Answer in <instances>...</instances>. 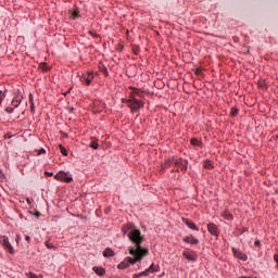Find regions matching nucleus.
<instances>
[{
    "label": "nucleus",
    "mask_w": 278,
    "mask_h": 278,
    "mask_svg": "<svg viewBox=\"0 0 278 278\" xmlns=\"http://www.w3.org/2000/svg\"><path fill=\"white\" fill-rule=\"evenodd\" d=\"M132 255L131 256H127L123 262H121L118 265H117V268L119 270H125V268H129V265L130 264H138V262H142V260L144 258L143 256H140L138 254H130Z\"/></svg>",
    "instance_id": "f03ea898"
},
{
    "label": "nucleus",
    "mask_w": 278,
    "mask_h": 278,
    "mask_svg": "<svg viewBox=\"0 0 278 278\" xmlns=\"http://www.w3.org/2000/svg\"><path fill=\"white\" fill-rule=\"evenodd\" d=\"M25 240H26V242H30L31 238H29V236L26 235Z\"/></svg>",
    "instance_id": "f704fd0d"
},
{
    "label": "nucleus",
    "mask_w": 278,
    "mask_h": 278,
    "mask_svg": "<svg viewBox=\"0 0 278 278\" xmlns=\"http://www.w3.org/2000/svg\"><path fill=\"white\" fill-rule=\"evenodd\" d=\"M20 103H23V94H21V91H17L11 102V105L14 110H16Z\"/></svg>",
    "instance_id": "0eeeda50"
},
{
    "label": "nucleus",
    "mask_w": 278,
    "mask_h": 278,
    "mask_svg": "<svg viewBox=\"0 0 278 278\" xmlns=\"http://www.w3.org/2000/svg\"><path fill=\"white\" fill-rule=\"evenodd\" d=\"M148 273H157L160 270V266H156L154 264L150 265V267L147 269Z\"/></svg>",
    "instance_id": "f3484780"
},
{
    "label": "nucleus",
    "mask_w": 278,
    "mask_h": 278,
    "mask_svg": "<svg viewBox=\"0 0 278 278\" xmlns=\"http://www.w3.org/2000/svg\"><path fill=\"white\" fill-rule=\"evenodd\" d=\"M126 103L128 104V108H130L131 112H138L141 108H144V102L136 99L134 94L129 96V99L126 100Z\"/></svg>",
    "instance_id": "20e7f679"
},
{
    "label": "nucleus",
    "mask_w": 278,
    "mask_h": 278,
    "mask_svg": "<svg viewBox=\"0 0 278 278\" xmlns=\"http://www.w3.org/2000/svg\"><path fill=\"white\" fill-rule=\"evenodd\" d=\"M182 240L187 244H193V245L199 244V239L194 238L193 236L185 237Z\"/></svg>",
    "instance_id": "f8f14e48"
},
{
    "label": "nucleus",
    "mask_w": 278,
    "mask_h": 278,
    "mask_svg": "<svg viewBox=\"0 0 278 278\" xmlns=\"http://www.w3.org/2000/svg\"><path fill=\"white\" fill-rule=\"evenodd\" d=\"M230 115L233 117V116H238V109L236 108H232L231 109V112H230Z\"/></svg>",
    "instance_id": "5701e85b"
},
{
    "label": "nucleus",
    "mask_w": 278,
    "mask_h": 278,
    "mask_svg": "<svg viewBox=\"0 0 278 278\" xmlns=\"http://www.w3.org/2000/svg\"><path fill=\"white\" fill-rule=\"evenodd\" d=\"M46 247H47V249H55V247L52 243H50L49 241L46 242Z\"/></svg>",
    "instance_id": "a878e982"
},
{
    "label": "nucleus",
    "mask_w": 278,
    "mask_h": 278,
    "mask_svg": "<svg viewBox=\"0 0 278 278\" xmlns=\"http://www.w3.org/2000/svg\"><path fill=\"white\" fill-rule=\"evenodd\" d=\"M103 75H105V77H108V75H110V73L108 72V67H103L102 70Z\"/></svg>",
    "instance_id": "bb28decb"
},
{
    "label": "nucleus",
    "mask_w": 278,
    "mask_h": 278,
    "mask_svg": "<svg viewBox=\"0 0 278 278\" xmlns=\"http://www.w3.org/2000/svg\"><path fill=\"white\" fill-rule=\"evenodd\" d=\"M182 255L189 262H195L197 261V253H194V252L184 251Z\"/></svg>",
    "instance_id": "9d476101"
},
{
    "label": "nucleus",
    "mask_w": 278,
    "mask_h": 278,
    "mask_svg": "<svg viewBox=\"0 0 278 278\" xmlns=\"http://www.w3.org/2000/svg\"><path fill=\"white\" fill-rule=\"evenodd\" d=\"M42 153H47V151L45 149L39 150V155Z\"/></svg>",
    "instance_id": "c9c22d12"
},
{
    "label": "nucleus",
    "mask_w": 278,
    "mask_h": 278,
    "mask_svg": "<svg viewBox=\"0 0 278 278\" xmlns=\"http://www.w3.org/2000/svg\"><path fill=\"white\" fill-rule=\"evenodd\" d=\"M182 223L189 227V229H192L193 231H199V227L194 225L193 222H190V219L182 218Z\"/></svg>",
    "instance_id": "ddd939ff"
},
{
    "label": "nucleus",
    "mask_w": 278,
    "mask_h": 278,
    "mask_svg": "<svg viewBox=\"0 0 278 278\" xmlns=\"http://www.w3.org/2000/svg\"><path fill=\"white\" fill-rule=\"evenodd\" d=\"M12 138V134L8 132L4 135V140H10Z\"/></svg>",
    "instance_id": "c85d7f7f"
},
{
    "label": "nucleus",
    "mask_w": 278,
    "mask_h": 278,
    "mask_svg": "<svg viewBox=\"0 0 278 278\" xmlns=\"http://www.w3.org/2000/svg\"><path fill=\"white\" fill-rule=\"evenodd\" d=\"M89 147L91 149H99V143L97 142V139H91Z\"/></svg>",
    "instance_id": "a211bd4d"
},
{
    "label": "nucleus",
    "mask_w": 278,
    "mask_h": 278,
    "mask_svg": "<svg viewBox=\"0 0 278 278\" xmlns=\"http://www.w3.org/2000/svg\"><path fill=\"white\" fill-rule=\"evenodd\" d=\"M197 75H201V70L195 71Z\"/></svg>",
    "instance_id": "4c0bfd02"
},
{
    "label": "nucleus",
    "mask_w": 278,
    "mask_h": 278,
    "mask_svg": "<svg viewBox=\"0 0 278 278\" xmlns=\"http://www.w3.org/2000/svg\"><path fill=\"white\" fill-rule=\"evenodd\" d=\"M232 253L235 257L238 260H242V262H247L249 260V256L247 254L242 253V251L236 250V248H232Z\"/></svg>",
    "instance_id": "1a4fd4ad"
},
{
    "label": "nucleus",
    "mask_w": 278,
    "mask_h": 278,
    "mask_svg": "<svg viewBox=\"0 0 278 278\" xmlns=\"http://www.w3.org/2000/svg\"><path fill=\"white\" fill-rule=\"evenodd\" d=\"M71 16L74 21H75V18H79V11H77V10L72 11Z\"/></svg>",
    "instance_id": "6ab92c4d"
},
{
    "label": "nucleus",
    "mask_w": 278,
    "mask_h": 278,
    "mask_svg": "<svg viewBox=\"0 0 278 278\" xmlns=\"http://www.w3.org/2000/svg\"><path fill=\"white\" fill-rule=\"evenodd\" d=\"M176 173H179V168L176 169Z\"/></svg>",
    "instance_id": "37998d69"
},
{
    "label": "nucleus",
    "mask_w": 278,
    "mask_h": 278,
    "mask_svg": "<svg viewBox=\"0 0 278 278\" xmlns=\"http://www.w3.org/2000/svg\"><path fill=\"white\" fill-rule=\"evenodd\" d=\"M207 231L211 232L212 236H218V227L214 223L207 225Z\"/></svg>",
    "instance_id": "9b49d317"
},
{
    "label": "nucleus",
    "mask_w": 278,
    "mask_h": 278,
    "mask_svg": "<svg viewBox=\"0 0 278 278\" xmlns=\"http://www.w3.org/2000/svg\"><path fill=\"white\" fill-rule=\"evenodd\" d=\"M93 271L96 275H99V277H103V275H105V268L103 267H93Z\"/></svg>",
    "instance_id": "4468645a"
},
{
    "label": "nucleus",
    "mask_w": 278,
    "mask_h": 278,
    "mask_svg": "<svg viewBox=\"0 0 278 278\" xmlns=\"http://www.w3.org/2000/svg\"><path fill=\"white\" fill-rule=\"evenodd\" d=\"M5 112H7V114H12V112H14V108L8 106V108L5 109Z\"/></svg>",
    "instance_id": "393cba45"
},
{
    "label": "nucleus",
    "mask_w": 278,
    "mask_h": 278,
    "mask_svg": "<svg viewBox=\"0 0 278 278\" xmlns=\"http://www.w3.org/2000/svg\"><path fill=\"white\" fill-rule=\"evenodd\" d=\"M27 275V277H29V278H38V275H36V274H34V273H28V274H26Z\"/></svg>",
    "instance_id": "cd10ccee"
},
{
    "label": "nucleus",
    "mask_w": 278,
    "mask_h": 278,
    "mask_svg": "<svg viewBox=\"0 0 278 278\" xmlns=\"http://www.w3.org/2000/svg\"><path fill=\"white\" fill-rule=\"evenodd\" d=\"M0 244L5 249V251H8V253L11 255L14 254V248L12 247V243H10V239H8V237H0Z\"/></svg>",
    "instance_id": "423d86ee"
},
{
    "label": "nucleus",
    "mask_w": 278,
    "mask_h": 278,
    "mask_svg": "<svg viewBox=\"0 0 278 278\" xmlns=\"http://www.w3.org/2000/svg\"><path fill=\"white\" fill-rule=\"evenodd\" d=\"M39 68H41V71H49V66L47 65V63H40Z\"/></svg>",
    "instance_id": "4be33fe9"
},
{
    "label": "nucleus",
    "mask_w": 278,
    "mask_h": 278,
    "mask_svg": "<svg viewBox=\"0 0 278 278\" xmlns=\"http://www.w3.org/2000/svg\"><path fill=\"white\" fill-rule=\"evenodd\" d=\"M142 277H147L149 275V270L146 269L144 271L141 273Z\"/></svg>",
    "instance_id": "c756f323"
},
{
    "label": "nucleus",
    "mask_w": 278,
    "mask_h": 278,
    "mask_svg": "<svg viewBox=\"0 0 278 278\" xmlns=\"http://www.w3.org/2000/svg\"><path fill=\"white\" fill-rule=\"evenodd\" d=\"M190 142L193 147H201V144H202L201 140H199L197 138H191Z\"/></svg>",
    "instance_id": "dca6fc26"
},
{
    "label": "nucleus",
    "mask_w": 278,
    "mask_h": 278,
    "mask_svg": "<svg viewBox=\"0 0 278 278\" xmlns=\"http://www.w3.org/2000/svg\"><path fill=\"white\" fill-rule=\"evenodd\" d=\"M227 220H233V215H228Z\"/></svg>",
    "instance_id": "72a5a7b5"
},
{
    "label": "nucleus",
    "mask_w": 278,
    "mask_h": 278,
    "mask_svg": "<svg viewBox=\"0 0 278 278\" xmlns=\"http://www.w3.org/2000/svg\"><path fill=\"white\" fill-rule=\"evenodd\" d=\"M255 247H260V241L254 242Z\"/></svg>",
    "instance_id": "ea45409f"
},
{
    "label": "nucleus",
    "mask_w": 278,
    "mask_h": 278,
    "mask_svg": "<svg viewBox=\"0 0 278 278\" xmlns=\"http://www.w3.org/2000/svg\"><path fill=\"white\" fill-rule=\"evenodd\" d=\"M128 238L130 242L135 244V247H130L128 249L130 255H139L141 257H147V255H149V250L142 248L141 245L144 238L142 237L140 230L134 228L130 229V231L128 232Z\"/></svg>",
    "instance_id": "f257e3e1"
},
{
    "label": "nucleus",
    "mask_w": 278,
    "mask_h": 278,
    "mask_svg": "<svg viewBox=\"0 0 278 278\" xmlns=\"http://www.w3.org/2000/svg\"><path fill=\"white\" fill-rule=\"evenodd\" d=\"M103 256H104V257H114V252H113V250L110 249V248H106V249L104 250V252H103Z\"/></svg>",
    "instance_id": "2eb2a0df"
},
{
    "label": "nucleus",
    "mask_w": 278,
    "mask_h": 278,
    "mask_svg": "<svg viewBox=\"0 0 278 278\" xmlns=\"http://www.w3.org/2000/svg\"><path fill=\"white\" fill-rule=\"evenodd\" d=\"M124 233H127V229L123 228Z\"/></svg>",
    "instance_id": "79ce46f5"
},
{
    "label": "nucleus",
    "mask_w": 278,
    "mask_h": 278,
    "mask_svg": "<svg viewBox=\"0 0 278 278\" xmlns=\"http://www.w3.org/2000/svg\"><path fill=\"white\" fill-rule=\"evenodd\" d=\"M80 79H81V81L86 83V86H90V84H92V80L94 79V74H92V72L83 74Z\"/></svg>",
    "instance_id": "6e6552de"
},
{
    "label": "nucleus",
    "mask_w": 278,
    "mask_h": 278,
    "mask_svg": "<svg viewBox=\"0 0 278 278\" xmlns=\"http://www.w3.org/2000/svg\"><path fill=\"white\" fill-rule=\"evenodd\" d=\"M3 99H5V93L3 91H0V105L3 103Z\"/></svg>",
    "instance_id": "b1692460"
},
{
    "label": "nucleus",
    "mask_w": 278,
    "mask_h": 278,
    "mask_svg": "<svg viewBox=\"0 0 278 278\" xmlns=\"http://www.w3.org/2000/svg\"><path fill=\"white\" fill-rule=\"evenodd\" d=\"M45 175H48V177H53V172H45Z\"/></svg>",
    "instance_id": "7c9ffc66"
},
{
    "label": "nucleus",
    "mask_w": 278,
    "mask_h": 278,
    "mask_svg": "<svg viewBox=\"0 0 278 278\" xmlns=\"http://www.w3.org/2000/svg\"><path fill=\"white\" fill-rule=\"evenodd\" d=\"M140 277H142V274H141V273L134 275V278H140Z\"/></svg>",
    "instance_id": "2f4dec72"
},
{
    "label": "nucleus",
    "mask_w": 278,
    "mask_h": 278,
    "mask_svg": "<svg viewBox=\"0 0 278 278\" xmlns=\"http://www.w3.org/2000/svg\"><path fill=\"white\" fill-rule=\"evenodd\" d=\"M122 103H127V100H125V99H122Z\"/></svg>",
    "instance_id": "a19ab883"
},
{
    "label": "nucleus",
    "mask_w": 278,
    "mask_h": 278,
    "mask_svg": "<svg viewBox=\"0 0 278 278\" xmlns=\"http://www.w3.org/2000/svg\"><path fill=\"white\" fill-rule=\"evenodd\" d=\"M59 149H60L62 155H65V156L68 155V152L65 150V148L62 144L59 146Z\"/></svg>",
    "instance_id": "412c9836"
},
{
    "label": "nucleus",
    "mask_w": 278,
    "mask_h": 278,
    "mask_svg": "<svg viewBox=\"0 0 278 278\" xmlns=\"http://www.w3.org/2000/svg\"><path fill=\"white\" fill-rule=\"evenodd\" d=\"M176 166V168H180L181 173H186L188 170V160H182V159H173L168 160L165 163V166L168 168L170 166Z\"/></svg>",
    "instance_id": "7ed1b4c3"
},
{
    "label": "nucleus",
    "mask_w": 278,
    "mask_h": 278,
    "mask_svg": "<svg viewBox=\"0 0 278 278\" xmlns=\"http://www.w3.org/2000/svg\"><path fill=\"white\" fill-rule=\"evenodd\" d=\"M28 99H29V103H30V111L34 112V96L29 94Z\"/></svg>",
    "instance_id": "aec40b11"
},
{
    "label": "nucleus",
    "mask_w": 278,
    "mask_h": 278,
    "mask_svg": "<svg viewBox=\"0 0 278 278\" xmlns=\"http://www.w3.org/2000/svg\"><path fill=\"white\" fill-rule=\"evenodd\" d=\"M35 216H36L37 218H39L40 213H39V212L35 213Z\"/></svg>",
    "instance_id": "58836bf2"
},
{
    "label": "nucleus",
    "mask_w": 278,
    "mask_h": 278,
    "mask_svg": "<svg viewBox=\"0 0 278 278\" xmlns=\"http://www.w3.org/2000/svg\"><path fill=\"white\" fill-rule=\"evenodd\" d=\"M205 167H206V168H212V164H211V163H207V164L205 165Z\"/></svg>",
    "instance_id": "e433bc0d"
},
{
    "label": "nucleus",
    "mask_w": 278,
    "mask_h": 278,
    "mask_svg": "<svg viewBox=\"0 0 278 278\" xmlns=\"http://www.w3.org/2000/svg\"><path fill=\"white\" fill-rule=\"evenodd\" d=\"M54 179H56V181H64L65 184H72L73 175H71V173L68 172L61 170L54 176Z\"/></svg>",
    "instance_id": "39448f33"
},
{
    "label": "nucleus",
    "mask_w": 278,
    "mask_h": 278,
    "mask_svg": "<svg viewBox=\"0 0 278 278\" xmlns=\"http://www.w3.org/2000/svg\"><path fill=\"white\" fill-rule=\"evenodd\" d=\"M130 94H132V97H134V94L139 96L140 93L138 92V89H135V91L132 93H130Z\"/></svg>",
    "instance_id": "473e14b6"
}]
</instances>
